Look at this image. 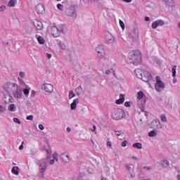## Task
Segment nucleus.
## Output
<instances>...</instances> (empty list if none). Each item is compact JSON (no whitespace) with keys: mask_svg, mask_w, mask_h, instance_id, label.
<instances>
[{"mask_svg":"<svg viewBox=\"0 0 180 180\" xmlns=\"http://www.w3.org/2000/svg\"><path fill=\"white\" fill-rule=\"evenodd\" d=\"M77 180H85V174L80 173L77 179Z\"/></svg>","mask_w":180,"mask_h":180,"instance_id":"nucleus-31","label":"nucleus"},{"mask_svg":"<svg viewBox=\"0 0 180 180\" xmlns=\"http://www.w3.org/2000/svg\"><path fill=\"white\" fill-rule=\"evenodd\" d=\"M128 62L134 65H139L141 63V53L140 51H131L129 53Z\"/></svg>","mask_w":180,"mask_h":180,"instance_id":"nucleus-1","label":"nucleus"},{"mask_svg":"<svg viewBox=\"0 0 180 180\" xmlns=\"http://www.w3.org/2000/svg\"><path fill=\"white\" fill-rule=\"evenodd\" d=\"M179 174H177L176 175V179H178V180H180V172H179Z\"/></svg>","mask_w":180,"mask_h":180,"instance_id":"nucleus-64","label":"nucleus"},{"mask_svg":"<svg viewBox=\"0 0 180 180\" xmlns=\"http://www.w3.org/2000/svg\"><path fill=\"white\" fill-rule=\"evenodd\" d=\"M18 80L21 86V87H20V88H21V89H22L23 88H27V85H26V83H25V82H23V80L22 79H20V77H18Z\"/></svg>","mask_w":180,"mask_h":180,"instance_id":"nucleus-23","label":"nucleus"},{"mask_svg":"<svg viewBox=\"0 0 180 180\" xmlns=\"http://www.w3.org/2000/svg\"><path fill=\"white\" fill-rule=\"evenodd\" d=\"M156 83L155 84V89L157 91V92H162L164 89H165V84L162 81H161V79L160 77L157 76L155 77Z\"/></svg>","mask_w":180,"mask_h":180,"instance_id":"nucleus-5","label":"nucleus"},{"mask_svg":"<svg viewBox=\"0 0 180 180\" xmlns=\"http://www.w3.org/2000/svg\"><path fill=\"white\" fill-rule=\"evenodd\" d=\"M51 33L53 37H58L60 34L67 33V26L60 24L58 27L53 26L51 28Z\"/></svg>","mask_w":180,"mask_h":180,"instance_id":"nucleus-2","label":"nucleus"},{"mask_svg":"<svg viewBox=\"0 0 180 180\" xmlns=\"http://www.w3.org/2000/svg\"><path fill=\"white\" fill-rule=\"evenodd\" d=\"M107 147H110V148H112V143L110 141L107 142Z\"/></svg>","mask_w":180,"mask_h":180,"instance_id":"nucleus-58","label":"nucleus"},{"mask_svg":"<svg viewBox=\"0 0 180 180\" xmlns=\"http://www.w3.org/2000/svg\"><path fill=\"white\" fill-rule=\"evenodd\" d=\"M116 136H122V131H116V130H114Z\"/></svg>","mask_w":180,"mask_h":180,"instance_id":"nucleus-49","label":"nucleus"},{"mask_svg":"<svg viewBox=\"0 0 180 180\" xmlns=\"http://www.w3.org/2000/svg\"><path fill=\"white\" fill-rule=\"evenodd\" d=\"M11 94L15 99H20V98H22V95H23V93L22 92V88L19 87V85L18 84Z\"/></svg>","mask_w":180,"mask_h":180,"instance_id":"nucleus-8","label":"nucleus"},{"mask_svg":"<svg viewBox=\"0 0 180 180\" xmlns=\"http://www.w3.org/2000/svg\"><path fill=\"white\" fill-rule=\"evenodd\" d=\"M17 2L18 1L16 0H10L8 3V6H9V8H13L16 5Z\"/></svg>","mask_w":180,"mask_h":180,"instance_id":"nucleus-26","label":"nucleus"},{"mask_svg":"<svg viewBox=\"0 0 180 180\" xmlns=\"http://www.w3.org/2000/svg\"><path fill=\"white\" fill-rule=\"evenodd\" d=\"M160 120L164 122H167V116H165V115H161Z\"/></svg>","mask_w":180,"mask_h":180,"instance_id":"nucleus-37","label":"nucleus"},{"mask_svg":"<svg viewBox=\"0 0 180 180\" xmlns=\"http://www.w3.org/2000/svg\"><path fill=\"white\" fill-rule=\"evenodd\" d=\"M42 89H44L45 92H47V94H51L53 91H54V87L51 84L44 83L42 86Z\"/></svg>","mask_w":180,"mask_h":180,"instance_id":"nucleus-11","label":"nucleus"},{"mask_svg":"<svg viewBox=\"0 0 180 180\" xmlns=\"http://www.w3.org/2000/svg\"><path fill=\"white\" fill-rule=\"evenodd\" d=\"M145 20L146 22H148L150 20V18H148V16L145 17Z\"/></svg>","mask_w":180,"mask_h":180,"instance_id":"nucleus-63","label":"nucleus"},{"mask_svg":"<svg viewBox=\"0 0 180 180\" xmlns=\"http://www.w3.org/2000/svg\"><path fill=\"white\" fill-rule=\"evenodd\" d=\"M59 46L61 50H65V44H64L61 41L59 42Z\"/></svg>","mask_w":180,"mask_h":180,"instance_id":"nucleus-41","label":"nucleus"},{"mask_svg":"<svg viewBox=\"0 0 180 180\" xmlns=\"http://www.w3.org/2000/svg\"><path fill=\"white\" fill-rule=\"evenodd\" d=\"M60 158L63 162H70V153L65 152L60 155Z\"/></svg>","mask_w":180,"mask_h":180,"instance_id":"nucleus-15","label":"nucleus"},{"mask_svg":"<svg viewBox=\"0 0 180 180\" xmlns=\"http://www.w3.org/2000/svg\"><path fill=\"white\" fill-rule=\"evenodd\" d=\"M105 74L106 75H110V74H112L114 77H116V74L115 73V71L112 68L106 70Z\"/></svg>","mask_w":180,"mask_h":180,"instance_id":"nucleus-29","label":"nucleus"},{"mask_svg":"<svg viewBox=\"0 0 180 180\" xmlns=\"http://www.w3.org/2000/svg\"><path fill=\"white\" fill-rule=\"evenodd\" d=\"M158 133V131L157 129L152 130L149 131L148 136L149 137H155L157 136V134Z\"/></svg>","mask_w":180,"mask_h":180,"instance_id":"nucleus-25","label":"nucleus"},{"mask_svg":"<svg viewBox=\"0 0 180 180\" xmlns=\"http://www.w3.org/2000/svg\"><path fill=\"white\" fill-rule=\"evenodd\" d=\"M172 77H175L176 75V65H174L172 68Z\"/></svg>","mask_w":180,"mask_h":180,"instance_id":"nucleus-30","label":"nucleus"},{"mask_svg":"<svg viewBox=\"0 0 180 180\" xmlns=\"http://www.w3.org/2000/svg\"><path fill=\"white\" fill-rule=\"evenodd\" d=\"M35 9L37 13H40L41 15H43V13H44V6H43V4H41L37 5Z\"/></svg>","mask_w":180,"mask_h":180,"instance_id":"nucleus-16","label":"nucleus"},{"mask_svg":"<svg viewBox=\"0 0 180 180\" xmlns=\"http://www.w3.org/2000/svg\"><path fill=\"white\" fill-rule=\"evenodd\" d=\"M132 147H134V148H138V150H141L143 148V145L140 143H136L132 145Z\"/></svg>","mask_w":180,"mask_h":180,"instance_id":"nucleus-28","label":"nucleus"},{"mask_svg":"<svg viewBox=\"0 0 180 180\" xmlns=\"http://www.w3.org/2000/svg\"><path fill=\"white\" fill-rule=\"evenodd\" d=\"M55 161L56 160H54V159L51 160L49 162L50 165H53L54 164Z\"/></svg>","mask_w":180,"mask_h":180,"instance_id":"nucleus-60","label":"nucleus"},{"mask_svg":"<svg viewBox=\"0 0 180 180\" xmlns=\"http://www.w3.org/2000/svg\"><path fill=\"white\" fill-rule=\"evenodd\" d=\"M6 111V108L0 104V113H4Z\"/></svg>","mask_w":180,"mask_h":180,"instance_id":"nucleus-40","label":"nucleus"},{"mask_svg":"<svg viewBox=\"0 0 180 180\" xmlns=\"http://www.w3.org/2000/svg\"><path fill=\"white\" fill-rule=\"evenodd\" d=\"M22 89V91H23V94L25 96H29V90L27 88H23V89Z\"/></svg>","mask_w":180,"mask_h":180,"instance_id":"nucleus-32","label":"nucleus"},{"mask_svg":"<svg viewBox=\"0 0 180 180\" xmlns=\"http://www.w3.org/2000/svg\"><path fill=\"white\" fill-rule=\"evenodd\" d=\"M33 25L37 30H41V29H43V22H41V21L34 20Z\"/></svg>","mask_w":180,"mask_h":180,"instance_id":"nucleus-14","label":"nucleus"},{"mask_svg":"<svg viewBox=\"0 0 180 180\" xmlns=\"http://www.w3.org/2000/svg\"><path fill=\"white\" fill-rule=\"evenodd\" d=\"M31 96H36V91L32 90L31 91Z\"/></svg>","mask_w":180,"mask_h":180,"instance_id":"nucleus-56","label":"nucleus"},{"mask_svg":"<svg viewBox=\"0 0 180 180\" xmlns=\"http://www.w3.org/2000/svg\"><path fill=\"white\" fill-rule=\"evenodd\" d=\"M126 116L124 113V110L120 108H115L113 110L112 117L114 120H120V119H123Z\"/></svg>","mask_w":180,"mask_h":180,"instance_id":"nucleus-3","label":"nucleus"},{"mask_svg":"<svg viewBox=\"0 0 180 180\" xmlns=\"http://www.w3.org/2000/svg\"><path fill=\"white\" fill-rule=\"evenodd\" d=\"M123 2H126L127 4H130L131 2V0H122Z\"/></svg>","mask_w":180,"mask_h":180,"instance_id":"nucleus-61","label":"nucleus"},{"mask_svg":"<svg viewBox=\"0 0 180 180\" xmlns=\"http://www.w3.org/2000/svg\"><path fill=\"white\" fill-rule=\"evenodd\" d=\"M8 110L9 112H16V105H15L14 103L8 105Z\"/></svg>","mask_w":180,"mask_h":180,"instance_id":"nucleus-22","label":"nucleus"},{"mask_svg":"<svg viewBox=\"0 0 180 180\" xmlns=\"http://www.w3.org/2000/svg\"><path fill=\"white\" fill-rule=\"evenodd\" d=\"M13 122H14L15 123H18V124H20V123H21V122H20V120H19V118L14 117V118L13 119Z\"/></svg>","mask_w":180,"mask_h":180,"instance_id":"nucleus-44","label":"nucleus"},{"mask_svg":"<svg viewBox=\"0 0 180 180\" xmlns=\"http://www.w3.org/2000/svg\"><path fill=\"white\" fill-rule=\"evenodd\" d=\"M11 172L12 174H14V175H19V167H13Z\"/></svg>","mask_w":180,"mask_h":180,"instance_id":"nucleus-27","label":"nucleus"},{"mask_svg":"<svg viewBox=\"0 0 180 180\" xmlns=\"http://www.w3.org/2000/svg\"><path fill=\"white\" fill-rule=\"evenodd\" d=\"M161 165L162 168H168L169 167V162L167 160H162Z\"/></svg>","mask_w":180,"mask_h":180,"instance_id":"nucleus-24","label":"nucleus"},{"mask_svg":"<svg viewBox=\"0 0 180 180\" xmlns=\"http://www.w3.org/2000/svg\"><path fill=\"white\" fill-rule=\"evenodd\" d=\"M66 131H68V133H70L71 131V128H70L69 127H68L66 128Z\"/></svg>","mask_w":180,"mask_h":180,"instance_id":"nucleus-62","label":"nucleus"},{"mask_svg":"<svg viewBox=\"0 0 180 180\" xmlns=\"http://www.w3.org/2000/svg\"><path fill=\"white\" fill-rule=\"evenodd\" d=\"M96 52L98 54L101 53V54H103V52L105 51V47L103 45H98L96 49Z\"/></svg>","mask_w":180,"mask_h":180,"instance_id":"nucleus-20","label":"nucleus"},{"mask_svg":"<svg viewBox=\"0 0 180 180\" xmlns=\"http://www.w3.org/2000/svg\"><path fill=\"white\" fill-rule=\"evenodd\" d=\"M143 169H147L148 171H151V167L145 166V167H143Z\"/></svg>","mask_w":180,"mask_h":180,"instance_id":"nucleus-59","label":"nucleus"},{"mask_svg":"<svg viewBox=\"0 0 180 180\" xmlns=\"http://www.w3.org/2000/svg\"><path fill=\"white\" fill-rule=\"evenodd\" d=\"M87 171L89 172V174H93L94 173V169L89 167L87 168Z\"/></svg>","mask_w":180,"mask_h":180,"instance_id":"nucleus-50","label":"nucleus"},{"mask_svg":"<svg viewBox=\"0 0 180 180\" xmlns=\"http://www.w3.org/2000/svg\"><path fill=\"white\" fill-rule=\"evenodd\" d=\"M142 81H143L144 82H148L149 85L154 82V79H153V76H151V73L148 72L147 70H143Z\"/></svg>","mask_w":180,"mask_h":180,"instance_id":"nucleus-6","label":"nucleus"},{"mask_svg":"<svg viewBox=\"0 0 180 180\" xmlns=\"http://www.w3.org/2000/svg\"><path fill=\"white\" fill-rule=\"evenodd\" d=\"M122 147H126V146H127V141H124L122 143H121Z\"/></svg>","mask_w":180,"mask_h":180,"instance_id":"nucleus-52","label":"nucleus"},{"mask_svg":"<svg viewBox=\"0 0 180 180\" xmlns=\"http://www.w3.org/2000/svg\"><path fill=\"white\" fill-rule=\"evenodd\" d=\"M17 86L16 83L8 82L4 85V91L7 94H12Z\"/></svg>","mask_w":180,"mask_h":180,"instance_id":"nucleus-4","label":"nucleus"},{"mask_svg":"<svg viewBox=\"0 0 180 180\" xmlns=\"http://www.w3.org/2000/svg\"><path fill=\"white\" fill-rule=\"evenodd\" d=\"M57 9H58V11H63V9H64V6L61 4H57Z\"/></svg>","mask_w":180,"mask_h":180,"instance_id":"nucleus-39","label":"nucleus"},{"mask_svg":"<svg viewBox=\"0 0 180 180\" xmlns=\"http://www.w3.org/2000/svg\"><path fill=\"white\" fill-rule=\"evenodd\" d=\"M157 27H158V25L157 22L155 21V22H153V24H152V29H157Z\"/></svg>","mask_w":180,"mask_h":180,"instance_id":"nucleus-47","label":"nucleus"},{"mask_svg":"<svg viewBox=\"0 0 180 180\" xmlns=\"http://www.w3.org/2000/svg\"><path fill=\"white\" fill-rule=\"evenodd\" d=\"M98 57L99 58H105V57H106V53H105V51L103 52V53H98Z\"/></svg>","mask_w":180,"mask_h":180,"instance_id":"nucleus-35","label":"nucleus"},{"mask_svg":"<svg viewBox=\"0 0 180 180\" xmlns=\"http://www.w3.org/2000/svg\"><path fill=\"white\" fill-rule=\"evenodd\" d=\"M38 127L40 130H44V126H43L41 124H39Z\"/></svg>","mask_w":180,"mask_h":180,"instance_id":"nucleus-55","label":"nucleus"},{"mask_svg":"<svg viewBox=\"0 0 180 180\" xmlns=\"http://www.w3.org/2000/svg\"><path fill=\"white\" fill-rule=\"evenodd\" d=\"M39 174L43 176V174H44L46 169H47V161H43L41 163H39Z\"/></svg>","mask_w":180,"mask_h":180,"instance_id":"nucleus-12","label":"nucleus"},{"mask_svg":"<svg viewBox=\"0 0 180 180\" xmlns=\"http://www.w3.org/2000/svg\"><path fill=\"white\" fill-rule=\"evenodd\" d=\"M79 102L78 98L74 99L72 103L70 104L71 110H75L77 109V103Z\"/></svg>","mask_w":180,"mask_h":180,"instance_id":"nucleus-18","label":"nucleus"},{"mask_svg":"<svg viewBox=\"0 0 180 180\" xmlns=\"http://www.w3.org/2000/svg\"><path fill=\"white\" fill-rule=\"evenodd\" d=\"M134 33L135 34L136 36H139V29L135 28L134 30Z\"/></svg>","mask_w":180,"mask_h":180,"instance_id":"nucleus-53","label":"nucleus"},{"mask_svg":"<svg viewBox=\"0 0 180 180\" xmlns=\"http://www.w3.org/2000/svg\"><path fill=\"white\" fill-rule=\"evenodd\" d=\"M124 102V96L123 94L120 95V98L115 101L117 105H122Z\"/></svg>","mask_w":180,"mask_h":180,"instance_id":"nucleus-19","label":"nucleus"},{"mask_svg":"<svg viewBox=\"0 0 180 180\" xmlns=\"http://www.w3.org/2000/svg\"><path fill=\"white\" fill-rule=\"evenodd\" d=\"M38 43H39V44H44L45 43V41H44V38H43V37L40 36V35H38L37 34L35 36Z\"/></svg>","mask_w":180,"mask_h":180,"instance_id":"nucleus-21","label":"nucleus"},{"mask_svg":"<svg viewBox=\"0 0 180 180\" xmlns=\"http://www.w3.org/2000/svg\"><path fill=\"white\" fill-rule=\"evenodd\" d=\"M3 101L6 105H9V103H13L15 101V99L11 94H4L3 96Z\"/></svg>","mask_w":180,"mask_h":180,"instance_id":"nucleus-10","label":"nucleus"},{"mask_svg":"<svg viewBox=\"0 0 180 180\" xmlns=\"http://www.w3.org/2000/svg\"><path fill=\"white\" fill-rule=\"evenodd\" d=\"M53 158L55 161H56V162H58V158L57 156V153H54L53 154Z\"/></svg>","mask_w":180,"mask_h":180,"instance_id":"nucleus-42","label":"nucleus"},{"mask_svg":"<svg viewBox=\"0 0 180 180\" xmlns=\"http://www.w3.org/2000/svg\"><path fill=\"white\" fill-rule=\"evenodd\" d=\"M5 9H6V6H5V5H2L0 6V12H4Z\"/></svg>","mask_w":180,"mask_h":180,"instance_id":"nucleus-48","label":"nucleus"},{"mask_svg":"<svg viewBox=\"0 0 180 180\" xmlns=\"http://www.w3.org/2000/svg\"><path fill=\"white\" fill-rule=\"evenodd\" d=\"M19 77L20 78H25V77H26V74L25 73V72H20Z\"/></svg>","mask_w":180,"mask_h":180,"instance_id":"nucleus-43","label":"nucleus"},{"mask_svg":"<svg viewBox=\"0 0 180 180\" xmlns=\"http://www.w3.org/2000/svg\"><path fill=\"white\" fill-rule=\"evenodd\" d=\"M150 127L152 129H162V124H161V122L158 120H155L151 122Z\"/></svg>","mask_w":180,"mask_h":180,"instance_id":"nucleus-13","label":"nucleus"},{"mask_svg":"<svg viewBox=\"0 0 180 180\" xmlns=\"http://www.w3.org/2000/svg\"><path fill=\"white\" fill-rule=\"evenodd\" d=\"M120 26H121L122 30H124V22H123L122 20H120Z\"/></svg>","mask_w":180,"mask_h":180,"instance_id":"nucleus-46","label":"nucleus"},{"mask_svg":"<svg viewBox=\"0 0 180 180\" xmlns=\"http://www.w3.org/2000/svg\"><path fill=\"white\" fill-rule=\"evenodd\" d=\"M155 22L157 23L158 26H164L165 22L162 20H156Z\"/></svg>","mask_w":180,"mask_h":180,"instance_id":"nucleus-33","label":"nucleus"},{"mask_svg":"<svg viewBox=\"0 0 180 180\" xmlns=\"http://www.w3.org/2000/svg\"><path fill=\"white\" fill-rule=\"evenodd\" d=\"M134 72L136 75V77L139 79H143V75L144 74V71L141 70L140 69H136L134 70Z\"/></svg>","mask_w":180,"mask_h":180,"instance_id":"nucleus-17","label":"nucleus"},{"mask_svg":"<svg viewBox=\"0 0 180 180\" xmlns=\"http://www.w3.org/2000/svg\"><path fill=\"white\" fill-rule=\"evenodd\" d=\"M143 93H142V91H139L138 93H137V98L138 99H142L143 98Z\"/></svg>","mask_w":180,"mask_h":180,"instance_id":"nucleus-38","label":"nucleus"},{"mask_svg":"<svg viewBox=\"0 0 180 180\" xmlns=\"http://www.w3.org/2000/svg\"><path fill=\"white\" fill-rule=\"evenodd\" d=\"M125 168L129 171V172H131V167L129 165V164L125 165Z\"/></svg>","mask_w":180,"mask_h":180,"instance_id":"nucleus-45","label":"nucleus"},{"mask_svg":"<svg viewBox=\"0 0 180 180\" xmlns=\"http://www.w3.org/2000/svg\"><path fill=\"white\" fill-rule=\"evenodd\" d=\"M74 96H75V94H74V91H72V90H70L69 91V96L68 98L69 99H72V98H74Z\"/></svg>","mask_w":180,"mask_h":180,"instance_id":"nucleus-34","label":"nucleus"},{"mask_svg":"<svg viewBox=\"0 0 180 180\" xmlns=\"http://www.w3.org/2000/svg\"><path fill=\"white\" fill-rule=\"evenodd\" d=\"M67 16H70L73 19H77V10H75V6L72 5L70 6L65 12Z\"/></svg>","mask_w":180,"mask_h":180,"instance_id":"nucleus-7","label":"nucleus"},{"mask_svg":"<svg viewBox=\"0 0 180 180\" xmlns=\"http://www.w3.org/2000/svg\"><path fill=\"white\" fill-rule=\"evenodd\" d=\"M105 41L106 44H112L115 41V37L110 32H107L105 34Z\"/></svg>","mask_w":180,"mask_h":180,"instance_id":"nucleus-9","label":"nucleus"},{"mask_svg":"<svg viewBox=\"0 0 180 180\" xmlns=\"http://www.w3.org/2000/svg\"><path fill=\"white\" fill-rule=\"evenodd\" d=\"M130 101H126L124 103V106H126V108H130Z\"/></svg>","mask_w":180,"mask_h":180,"instance_id":"nucleus-51","label":"nucleus"},{"mask_svg":"<svg viewBox=\"0 0 180 180\" xmlns=\"http://www.w3.org/2000/svg\"><path fill=\"white\" fill-rule=\"evenodd\" d=\"M81 89H82V87L78 86V87L75 89V94H76L77 95H80V94H81Z\"/></svg>","mask_w":180,"mask_h":180,"instance_id":"nucleus-36","label":"nucleus"},{"mask_svg":"<svg viewBox=\"0 0 180 180\" xmlns=\"http://www.w3.org/2000/svg\"><path fill=\"white\" fill-rule=\"evenodd\" d=\"M23 144H25L24 141H22L21 143V145L19 146V150H23Z\"/></svg>","mask_w":180,"mask_h":180,"instance_id":"nucleus-57","label":"nucleus"},{"mask_svg":"<svg viewBox=\"0 0 180 180\" xmlns=\"http://www.w3.org/2000/svg\"><path fill=\"white\" fill-rule=\"evenodd\" d=\"M33 115H29L26 117L27 120H33Z\"/></svg>","mask_w":180,"mask_h":180,"instance_id":"nucleus-54","label":"nucleus"}]
</instances>
